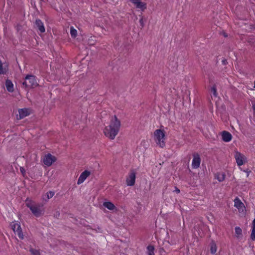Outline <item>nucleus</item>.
<instances>
[{"instance_id":"nucleus-32","label":"nucleus","mask_w":255,"mask_h":255,"mask_svg":"<svg viewBox=\"0 0 255 255\" xmlns=\"http://www.w3.org/2000/svg\"><path fill=\"white\" fill-rule=\"evenodd\" d=\"M20 171L22 173V174L23 175H24V174L25 173V170H24V168L23 167H20Z\"/></svg>"},{"instance_id":"nucleus-25","label":"nucleus","mask_w":255,"mask_h":255,"mask_svg":"<svg viewBox=\"0 0 255 255\" xmlns=\"http://www.w3.org/2000/svg\"><path fill=\"white\" fill-rule=\"evenodd\" d=\"M30 252L32 255H40V253H39V250L34 249H30Z\"/></svg>"},{"instance_id":"nucleus-35","label":"nucleus","mask_w":255,"mask_h":255,"mask_svg":"<svg viewBox=\"0 0 255 255\" xmlns=\"http://www.w3.org/2000/svg\"><path fill=\"white\" fill-rule=\"evenodd\" d=\"M139 21H140V23H141V24H142V23H143L142 19H141Z\"/></svg>"},{"instance_id":"nucleus-28","label":"nucleus","mask_w":255,"mask_h":255,"mask_svg":"<svg viewBox=\"0 0 255 255\" xmlns=\"http://www.w3.org/2000/svg\"><path fill=\"white\" fill-rule=\"evenodd\" d=\"M251 118L255 122V113H253V115L251 116Z\"/></svg>"},{"instance_id":"nucleus-26","label":"nucleus","mask_w":255,"mask_h":255,"mask_svg":"<svg viewBox=\"0 0 255 255\" xmlns=\"http://www.w3.org/2000/svg\"><path fill=\"white\" fill-rule=\"evenodd\" d=\"M211 252L212 254H214L217 251V247L215 244H213L211 247Z\"/></svg>"},{"instance_id":"nucleus-12","label":"nucleus","mask_w":255,"mask_h":255,"mask_svg":"<svg viewBox=\"0 0 255 255\" xmlns=\"http://www.w3.org/2000/svg\"><path fill=\"white\" fill-rule=\"evenodd\" d=\"M130 1L134 5V6L141 10H144L146 8L145 3L142 2L141 0H130Z\"/></svg>"},{"instance_id":"nucleus-29","label":"nucleus","mask_w":255,"mask_h":255,"mask_svg":"<svg viewBox=\"0 0 255 255\" xmlns=\"http://www.w3.org/2000/svg\"><path fill=\"white\" fill-rule=\"evenodd\" d=\"M18 112H28V110L27 109H19L18 110Z\"/></svg>"},{"instance_id":"nucleus-36","label":"nucleus","mask_w":255,"mask_h":255,"mask_svg":"<svg viewBox=\"0 0 255 255\" xmlns=\"http://www.w3.org/2000/svg\"><path fill=\"white\" fill-rule=\"evenodd\" d=\"M226 61L225 60H223V61H222V62H223V63L224 64H225Z\"/></svg>"},{"instance_id":"nucleus-10","label":"nucleus","mask_w":255,"mask_h":255,"mask_svg":"<svg viewBox=\"0 0 255 255\" xmlns=\"http://www.w3.org/2000/svg\"><path fill=\"white\" fill-rule=\"evenodd\" d=\"M201 163V158L198 153L193 154V158L192 161V167L194 169H197L199 167Z\"/></svg>"},{"instance_id":"nucleus-1","label":"nucleus","mask_w":255,"mask_h":255,"mask_svg":"<svg viewBox=\"0 0 255 255\" xmlns=\"http://www.w3.org/2000/svg\"><path fill=\"white\" fill-rule=\"evenodd\" d=\"M121 126V122L117 117L115 116L112 117L109 125L104 129L105 135L110 139H114L120 131Z\"/></svg>"},{"instance_id":"nucleus-20","label":"nucleus","mask_w":255,"mask_h":255,"mask_svg":"<svg viewBox=\"0 0 255 255\" xmlns=\"http://www.w3.org/2000/svg\"><path fill=\"white\" fill-rule=\"evenodd\" d=\"M155 249L153 246H148L147 247V255H154Z\"/></svg>"},{"instance_id":"nucleus-19","label":"nucleus","mask_w":255,"mask_h":255,"mask_svg":"<svg viewBox=\"0 0 255 255\" xmlns=\"http://www.w3.org/2000/svg\"><path fill=\"white\" fill-rule=\"evenodd\" d=\"M211 97L212 99L213 98H215V100H216V98L218 97V94L217 92V89L216 88L215 86H213L211 89Z\"/></svg>"},{"instance_id":"nucleus-4","label":"nucleus","mask_w":255,"mask_h":255,"mask_svg":"<svg viewBox=\"0 0 255 255\" xmlns=\"http://www.w3.org/2000/svg\"><path fill=\"white\" fill-rule=\"evenodd\" d=\"M234 157L238 166H241L244 164L247 161L246 156L238 151H235L234 153Z\"/></svg>"},{"instance_id":"nucleus-27","label":"nucleus","mask_w":255,"mask_h":255,"mask_svg":"<svg viewBox=\"0 0 255 255\" xmlns=\"http://www.w3.org/2000/svg\"><path fill=\"white\" fill-rule=\"evenodd\" d=\"M70 34L72 37H75L77 35V30L73 27H71L70 29Z\"/></svg>"},{"instance_id":"nucleus-34","label":"nucleus","mask_w":255,"mask_h":255,"mask_svg":"<svg viewBox=\"0 0 255 255\" xmlns=\"http://www.w3.org/2000/svg\"><path fill=\"white\" fill-rule=\"evenodd\" d=\"M182 100V98L179 97H178V99L176 100V102L178 101H179V102H181Z\"/></svg>"},{"instance_id":"nucleus-33","label":"nucleus","mask_w":255,"mask_h":255,"mask_svg":"<svg viewBox=\"0 0 255 255\" xmlns=\"http://www.w3.org/2000/svg\"><path fill=\"white\" fill-rule=\"evenodd\" d=\"M175 191L177 193H179L180 192V190L176 187L175 188Z\"/></svg>"},{"instance_id":"nucleus-22","label":"nucleus","mask_w":255,"mask_h":255,"mask_svg":"<svg viewBox=\"0 0 255 255\" xmlns=\"http://www.w3.org/2000/svg\"><path fill=\"white\" fill-rule=\"evenodd\" d=\"M54 192L51 191H49L46 193V195L44 196H43V199L45 201H47L48 199L51 198L54 196Z\"/></svg>"},{"instance_id":"nucleus-5","label":"nucleus","mask_w":255,"mask_h":255,"mask_svg":"<svg viewBox=\"0 0 255 255\" xmlns=\"http://www.w3.org/2000/svg\"><path fill=\"white\" fill-rule=\"evenodd\" d=\"M11 227L14 233L18 236L20 239H23V235L19 224L13 222L10 224Z\"/></svg>"},{"instance_id":"nucleus-23","label":"nucleus","mask_w":255,"mask_h":255,"mask_svg":"<svg viewBox=\"0 0 255 255\" xmlns=\"http://www.w3.org/2000/svg\"><path fill=\"white\" fill-rule=\"evenodd\" d=\"M236 236L239 238L242 236V230L239 227H236L235 228Z\"/></svg>"},{"instance_id":"nucleus-18","label":"nucleus","mask_w":255,"mask_h":255,"mask_svg":"<svg viewBox=\"0 0 255 255\" xmlns=\"http://www.w3.org/2000/svg\"><path fill=\"white\" fill-rule=\"evenodd\" d=\"M251 239L253 241H254L255 240V219H254V220L252 222Z\"/></svg>"},{"instance_id":"nucleus-17","label":"nucleus","mask_w":255,"mask_h":255,"mask_svg":"<svg viewBox=\"0 0 255 255\" xmlns=\"http://www.w3.org/2000/svg\"><path fill=\"white\" fill-rule=\"evenodd\" d=\"M103 206L110 210H114L116 209L115 206L111 202H105L103 203Z\"/></svg>"},{"instance_id":"nucleus-14","label":"nucleus","mask_w":255,"mask_h":255,"mask_svg":"<svg viewBox=\"0 0 255 255\" xmlns=\"http://www.w3.org/2000/svg\"><path fill=\"white\" fill-rule=\"evenodd\" d=\"M36 27L38 29L40 32H45V27L43 22L40 19H36L35 22Z\"/></svg>"},{"instance_id":"nucleus-30","label":"nucleus","mask_w":255,"mask_h":255,"mask_svg":"<svg viewBox=\"0 0 255 255\" xmlns=\"http://www.w3.org/2000/svg\"><path fill=\"white\" fill-rule=\"evenodd\" d=\"M252 108L254 112H255V100L252 102Z\"/></svg>"},{"instance_id":"nucleus-13","label":"nucleus","mask_w":255,"mask_h":255,"mask_svg":"<svg viewBox=\"0 0 255 255\" xmlns=\"http://www.w3.org/2000/svg\"><path fill=\"white\" fill-rule=\"evenodd\" d=\"M221 135L223 140L226 142L230 141L232 139V134L227 131H223L221 133Z\"/></svg>"},{"instance_id":"nucleus-9","label":"nucleus","mask_w":255,"mask_h":255,"mask_svg":"<svg viewBox=\"0 0 255 255\" xmlns=\"http://www.w3.org/2000/svg\"><path fill=\"white\" fill-rule=\"evenodd\" d=\"M234 202V206L238 209L239 212L243 213L246 211V207L244 203L238 197H236Z\"/></svg>"},{"instance_id":"nucleus-8","label":"nucleus","mask_w":255,"mask_h":255,"mask_svg":"<svg viewBox=\"0 0 255 255\" xmlns=\"http://www.w3.org/2000/svg\"><path fill=\"white\" fill-rule=\"evenodd\" d=\"M56 158L55 156L52 155L50 153H48L43 157V162L45 165L50 166L56 161Z\"/></svg>"},{"instance_id":"nucleus-24","label":"nucleus","mask_w":255,"mask_h":255,"mask_svg":"<svg viewBox=\"0 0 255 255\" xmlns=\"http://www.w3.org/2000/svg\"><path fill=\"white\" fill-rule=\"evenodd\" d=\"M29 115V113H19V114L16 115V119L17 120H20Z\"/></svg>"},{"instance_id":"nucleus-21","label":"nucleus","mask_w":255,"mask_h":255,"mask_svg":"<svg viewBox=\"0 0 255 255\" xmlns=\"http://www.w3.org/2000/svg\"><path fill=\"white\" fill-rule=\"evenodd\" d=\"M216 178L220 182L223 181L225 178V174L223 172L218 173L216 175Z\"/></svg>"},{"instance_id":"nucleus-16","label":"nucleus","mask_w":255,"mask_h":255,"mask_svg":"<svg viewBox=\"0 0 255 255\" xmlns=\"http://www.w3.org/2000/svg\"><path fill=\"white\" fill-rule=\"evenodd\" d=\"M8 70V66L6 63H2L0 60V74H4Z\"/></svg>"},{"instance_id":"nucleus-15","label":"nucleus","mask_w":255,"mask_h":255,"mask_svg":"<svg viewBox=\"0 0 255 255\" xmlns=\"http://www.w3.org/2000/svg\"><path fill=\"white\" fill-rule=\"evenodd\" d=\"M5 87L6 90L9 92H12L14 90L13 84L12 82L9 80H6L5 81Z\"/></svg>"},{"instance_id":"nucleus-3","label":"nucleus","mask_w":255,"mask_h":255,"mask_svg":"<svg viewBox=\"0 0 255 255\" xmlns=\"http://www.w3.org/2000/svg\"><path fill=\"white\" fill-rule=\"evenodd\" d=\"M154 140L156 144L161 148L165 146V134L164 130L156 129L154 132Z\"/></svg>"},{"instance_id":"nucleus-11","label":"nucleus","mask_w":255,"mask_h":255,"mask_svg":"<svg viewBox=\"0 0 255 255\" xmlns=\"http://www.w3.org/2000/svg\"><path fill=\"white\" fill-rule=\"evenodd\" d=\"M90 174L91 172L87 170L82 172L78 179L77 184L80 185L83 183Z\"/></svg>"},{"instance_id":"nucleus-6","label":"nucleus","mask_w":255,"mask_h":255,"mask_svg":"<svg viewBox=\"0 0 255 255\" xmlns=\"http://www.w3.org/2000/svg\"><path fill=\"white\" fill-rule=\"evenodd\" d=\"M23 84L29 87H34L37 85L35 77L32 75H27L25 77V81Z\"/></svg>"},{"instance_id":"nucleus-31","label":"nucleus","mask_w":255,"mask_h":255,"mask_svg":"<svg viewBox=\"0 0 255 255\" xmlns=\"http://www.w3.org/2000/svg\"><path fill=\"white\" fill-rule=\"evenodd\" d=\"M244 171L247 173V177H249L250 173H251V171L248 170H244Z\"/></svg>"},{"instance_id":"nucleus-7","label":"nucleus","mask_w":255,"mask_h":255,"mask_svg":"<svg viewBox=\"0 0 255 255\" xmlns=\"http://www.w3.org/2000/svg\"><path fill=\"white\" fill-rule=\"evenodd\" d=\"M136 173L134 171H131L126 178V184L128 186H133L135 182Z\"/></svg>"},{"instance_id":"nucleus-2","label":"nucleus","mask_w":255,"mask_h":255,"mask_svg":"<svg viewBox=\"0 0 255 255\" xmlns=\"http://www.w3.org/2000/svg\"><path fill=\"white\" fill-rule=\"evenodd\" d=\"M26 206L29 208L33 214L36 217H40L43 214V210L42 206L40 205L35 204L31 200L27 199L25 201Z\"/></svg>"}]
</instances>
